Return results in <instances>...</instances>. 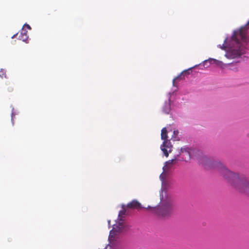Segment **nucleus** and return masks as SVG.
<instances>
[{"instance_id":"nucleus-1","label":"nucleus","mask_w":249,"mask_h":249,"mask_svg":"<svg viewBox=\"0 0 249 249\" xmlns=\"http://www.w3.org/2000/svg\"><path fill=\"white\" fill-rule=\"evenodd\" d=\"M216 168L231 185L239 193L249 196V179L246 176L230 171L219 162L217 163Z\"/></svg>"},{"instance_id":"nucleus-2","label":"nucleus","mask_w":249,"mask_h":249,"mask_svg":"<svg viewBox=\"0 0 249 249\" xmlns=\"http://www.w3.org/2000/svg\"><path fill=\"white\" fill-rule=\"evenodd\" d=\"M233 34L231 36V44H227L228 38H226L222 45H218V47L223 50H226L225 54L227 58L234 59L246 53V45L248 42H244L241 37L238 36L237 40L233 38Z\"/></svg>"},{"instance_id":"nucleus-3","label":"nucleus","mask_w":249,"mask_h":249,"mask_svg":"<svg viewBox=\"0 0 249 249\" xmlns=\"http://www.w3.org/2000/svg\"><path fill=\"white\" fill-rule=\"evenodd\" d=\"M157 214L162 218H168L171 217L177 209L176 205L172 200H167L162 202L161 205L156 208Z\"/></svg>"},{"instance_id":"nucleus-4","label":"nucleus","mask_w":249,"mask_h":249,"mask_svg":"<svg viewBox=\"0 0 249 249\" xmlns=\"http://www.w3.org/2000/svg\"><path fill=\"white\" fill-rule=\"evenodd\" d=\"M249 29V20L247 24L241 27L239 30L233 32V38L237 40L238 37H241L242 40L244 42H248L249 39L247 36L248 30Z\"/></svg>"},{"instance_id":"nucleus-5","label":"nucleus","mask_w":249,"mask_h":249,"mask_svg":"<svg viewBox=\"0 0 249 249\" xmlns=\"http://www.w3.org/2000/svg\"><path fill=\"white\" fill-rule=\"evenodd\" d=\"M125 214L124 211H121L120 212L119 214V217H120V222L118 225H114L113 229L110 231L109 236V239H111L113 238L114 235L116 234L117 233H119L123 231L124 228V225L121 219V217H123Z\"/></svg>"},{"instance_id":"nucleus-6","label":"nucleus","mask_w":249,"mask_h":249,"mask_svg":"<svg viewBox=\"0 0 249 249\" xmlns=\"http://www.w3.org/2000/svg\"><path fill=\"white\" fill-rule=\"evenodd\" d=\"M172 145L170 141L168 140H164L162 145L160 146L161 150L163 151L164 155L168 157L169 156V152H171V148Z\"/></svg>"},{"instance_id":"nucleus-7","label":"nucleus","mask_w":249,"mask_h":249,"mask_svg":"<svg viewBox=\"0 0 249 249\" xmlns=\"http://www.w3.org/2000/svg\"><path fill=\"white\" fill-rule=\"evenodd\" d=\"M127 207L129 209H140L142 208L141 204L136 200H133L127 205Z\"/></svg>"},{"instance_id":"nucleus-8","label":"nucleus","mask_w":249,"mask_h":249,"mask_svg":"<svg viewBox=\"0 0 249 249\" xmlns=\"http://www.w3.org/2000/svg\"><path fill=\"white\" fill-rule=\"evenodd\" d=\"M176 161V159H172L166 161L165 163V165L163 167V170L165 171L169 170L171 167L175 164Z\"/></svg>"},{"instance_id":"nucleus-9","label":"nucleus","mask_w":249,"mask_h":249,"mask_svg":"<svg viewBox=\"0 0 249 249\" xmlns=\"http://www.w3.org/2000/svg\"><path fill=\"white\" fill-rule=\"evenodd\" d=\"M18 38L23 41H26L28 38V36L27 35V31L25 30L22 29L20 35L18 36Z\"/></svg>"},{"instance_id":"nucleus-10","label":"nucleus","mask_w":249,"mask_h":249,"mask_svg":"<svg viewBox=\"0 0 249 249\" xmlns=\"http://www.w3.org/2000/svg\"><path fill=\"white\" fill-rule=\"evenodd\" d=\"M163 112L168 114L170 111V104L169 102H165L162 108Z\"/></svg>"},{"instance_id":"nucleus-11","label":"nucleus","mask_w":249,"mask_h":249,"mask_svg":"<svg viewBox=\"0 0 249 249\" xmlns=\"http://www.w3.org/2000/svg\"><path fill=\"white\" fill-rule=\"evenodd\" d=\"M168 138L167 136V131L166 127H164L161 129V138L163 140H167Z\"/></svg>"},{"instance_id":"nucleus-12","label":"nucleus","mask_w":249,"mask_h":249,"mask_svg":"<svg viewBox=\"0 0 249 249\" xmlns=\"http://www.w3.org/2000/svg\"><path fill=\"white\" fill-rule=\"evenodd\" d=\"M189 73L187 71H183V72H182L180 75H179L178 76H177L176 78H175L173 80V85L174 86H176L175 85V81L176 80L178 79H181V76L182 75H184V74H188Z\"/></svg>"},{"instance_id":"nucleus-13","label":"nucleus","mask_w":249,"mask_h":249,"mask_svg":"<svg viewBox=\"0 0 249 249\" xmlns=\"http://www.w3.org/2000/svg\"><path fill=\"white\" fill-rule=\"evenodd\" d=\"M190 149L188 147H182L180 149V151L182 153L186 152L188 154L189 157L192 158L193 156H192L191 152L190 151Z\"/></svg>"},{"instance_id":"nucleus-14","label":"nucleus","mask_w":249,"mask_h":249,"mask_svg":"<svg viewBox=\"0 0 249 249\" xmlns=\"http://www.w3.org/2000/svg\"><path fill=\"white\" fill-rule=\"evenodd\" d=\"M0 76L1 78H3V77H5V73L2 70H1L0 71Z\"/></svg>"},{"instance_id":"nucleus-15","label":"nucleus","mask_w":249,"mask_h":249,"mask_svg":"<svg viewBox=\"0 0 249 249\" xmlns=\"http://www.w3.org/2000/svg\"><path fill=\"white\" fill-rule=\"evenodd\" d=\"M216 60L214 59H210L209 60L205 61V62L207 63L208 61L210 62V63H212V62H215Z\"/></svg>"},{"instance_id":"nucleus-16","label":"nucleus","mask_w":249,"mask_h":249,"mask_svg":"<svg viewBox=\"0 0 249 249\" xmlns=\"http://www.w3.org/2000/svg\"><path fill=\"white\" fill-rule=\"evenodd\" d=\"M178 130H174V135H178Z\"/></svg>"},{"instance_id":"nucleus-17","label":"nucleus","mask_w":249,"mask_h":249,"mask_svg":"<svg viewBox=\"0 0 249 249\" xmlns=\"http://www.w3.org/2000/svg\"><path fill=\"white\" fill-rule=\"evenodd\" d=\"M8 90L9 91H13V88H10L9 89H8Z\"/></svg>"},{"instance_id":"nucleus-18","label":"nucleus","mask_w":249,"mask_h":249,"mask_svg":"<svg viewBox=\"0 0 249 249\" xmlns=\"http://www.w3.org/2000/svg\"><path fill=\"white\" fill-rule=\"evenodd\" d=\"M26 25L28 29H31V27H30V26L29 25L27 24V25Z\"/></svg>"}]
</instances>
